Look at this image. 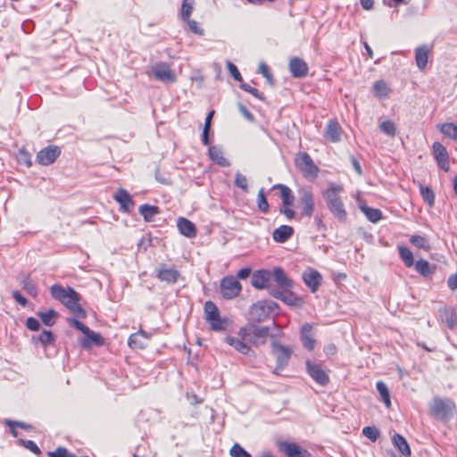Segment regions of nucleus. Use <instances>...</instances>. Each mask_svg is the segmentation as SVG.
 <instances>
[{"label": "nucleus", "instance_id": "4be33fe9", "mask_svg": "<svg viewBox=\"0 0 457 457\" xmlns=\"http://www.w3.org/2000/svg\"><path fill=\"white\" fill-rule=\"evenodd\" d=\"M177 227L179 232L188 238H193L196 236V228L195 224L186 218H179L177 220Z\"/></svg>", "mask_w": 457, "mask_h": 457}, {"label": "nucleus", "instance_id": "20e7f679", "mask_svg": "<svg viewBox=\"0 0 457 457\" xmlns=\"http://www.w3.org/2000/svg\"><path fill=\"white\" fill-rule=\"evenodd\" d=\"M454 403L448 398L434 397L429 403L432 416L440 420H449L455 412Z\"/></svg>", "mask_w": 457, "mask_h": 457}, {"label": "nucleus", "instance_id": "f704fd0d", "mask_svg": "<svg viewBox=\"0 0 457 457\" xmlns=\"http://www.w3.org/2000/svg\"><path fill=\"white\" fill-rule=\"evenodd\" d=\"M393 443L403 455L406 457L411 455V448L403 436L399 434H395L393 436Z\"/></svg>", "mask_w": 457, "mask_h": 457}, {"label": "nucleus", "instance_id": "37998d69", "mask_svg": "<svg viewBox=\"0 0 457 457\" xmlns=\"http://www.w3.org/2000/svg\"><path fill=\"white\" fill-rule=\"evenodd\" d=\"M420 191L423 200L429 205L432 206L435 202V194L434 192L426 186L420 185Z\"/></svg>", "mask_w": 457, "mask_h": 457}, {"label": "nucleus", "instance_id": "4468645a", "mask_svg": "<svg viewBox=\"0 0 457 457\" xmlns=\"http://www.w3.org/2000/svg\"><path fill=\"white\" fill-rule=\"evenodd\" d=\"M153 74L157 80L163 82H174L176 76L170 67L165 62H158L152 69Z\"/></svg>", "mask_w": 457, "mask_h": 457}, {"label": "nucleus", "instance_id": "473e14b6", "mask_svg": "<svg viewBox=\"0 0 457 457\" xmlns=\"http://www.w3.org/2000/svg\"><path fill=\"white\" fill-rule=\"evenodd\" d=\"M282 302L295 308H301L304 303L303 298L297 296L289 289H285V294L283 295Z\"/></svg>", "mask_w": 457, "mask_h": 457}, {"label": "nucleus", "instance_id": "052dcab7", "mask_svg": "<svg viewBox=\"0 0 457 457\" xmlns=\"http://www.w3.org/2000/svg\"><path fill=\"white\" fill-rule=\"evenodd\" d=\"M21 443L24 447H26L27 449H29V451L36 454H39L41 453L38 446L35 444V442L31 440H21Z\"/></svg>", "mask_w": 457, "mask_h": 457}, {"label": "nucleus", "instance_id": "6e6552de", "mask_svg": "<svg viewBox=\"0 0 457 457\" xmlns=\"http://www.w3.org/2000/svg\"><path fill=\"white\" fill-rule=\"evenodd\" d=\"M242 287L240 283L234 277H226L221 280L220 292L226 299H233L237 297Z\"/></svg>", "mask_w": 457, "mask_h": 457}, {"label": "nucleus", "instance_id": "49530a36", "mask_svg": "<svg viewBox=\"0 0 457 457\" xmlns=\"http://www.w3.org/2000/svg\"><path fill=\"white\" fill-rule=\"evenodd\" d=\"M442 318L449 328H453L457 324V316L453 312L445 311Z\"/></svg>", "mask_w": 457, "mask_h": 457}, {"label": "nucleus", "instance_id": "412c9836", "mask_svg": "<svg viewBox=\"0 0 457 457\" xmlns=\"http://www.w3.org/2000/svg\"><path fill=\"white\" fill-rule=\"evenodd\" d=\"M84 337L79 340L80 345L85 349H89L93 345L100 346L104 345V338L96 332L88 328V332H84Z\"/></svg>", "mask_w": 457, "mask_h": 457}, {"label": "nucleus", "instance_id": "bb28decb", "mask_svg": "<svg viewBox=\"0 0 457 457\" xmlns=\"http://www.w3.org/2000/svg\"><path fill=\"white\" fill-rule=\"evenodd\" d=\"M358 205L361 211L364 213V215L370 221L376 223L379 220H381L382 213L380 210L369 207L361 200H358Z\"/></svg>", "mask_w": 457, "mask_h": 457}, {"label": "nucleus", "instance_id": "c756f323", "mask_svg": "<svg viewBox=\"0 0 457 457\" xmlns=\"http://www.w3.org/2000/svg\"><path fill=\"white\" fill-rule=\"evenodd\" d=\"M436 129L446 137L457 141V125L453 122H445L436 125Z\"/></svg>", "mask_w": 457, "mask_h": 457}, {"label": "nucleus", "instance_id": "cd10ccee", "mask_svg": "<svg viewBox=\"0 0 457 457\" xmlns=\"http://www.w3.org/2000/svg\"><path fill=\"white\" fill-rule=\"evenodd\" d=\"M294 233L292 227L287 225H281L273 231V239L278 243L286 242Z\"/></svg>", "mask_w": 457, "mask_h": 457}, {"label": "nucleus", "instance_id": "de8ad7c7", "mask_svg": "<svg viewBox=\"0 0 457 457\" xmlns=\"http://www.w3.org/2000/svg\"><path fill=\"white\" fill-rule=\"evenodd\" d=\"M381 131L387 136L394 137L396 133V128L393 121L385 120L379 126Z\"/></svg>", "mask_w": 457, "mask_h": 457}, {"label": "nucleus", "instance_id": "b1692460", "mask_svg": "<svg viewBox=\"0 0 457 457\" xmlns=\"http://www.w3.org/2000/svg\"><path fill=\"white\" fill-rule=\"evenodd\" d=\"M270 276V272L266 270H257L252 277V285L258 289L266 288Z\"/></svg>", "mask_w": 457, "mask_h": 457}, {"label": "nucleus", "instance_id": "4c0bfd02", "mask_svg": "<svg viewBox=\"0 0 457 457\" xmlns=\"http://www.w3.org/2000/svg\"><path fill=\"white\" fill-rule=\"evenodd\" d=\"M415 270L423 277H428L434 272V268L426 260H419L415 263Z\"/></svg>", "mask_w": 457, "mask_h": 457}, {"label": "nucleus", "instance_id": "6ab92c4d", "mask_svg": "<svg viewBox=\"0 0 457 457\" xmlns=\"http://www.w3.org/2000/svg\"><path fill=\"white\" fill-rule=\"evenodd\" d=\"M289 71L295 78H303L308 74L307 63L299 57H294L289 62Z\"/></svg>", "mask_w": 457, "mask_h": 457}, {"label": "nucleus", "instance_id": "13d9d810", "mask_svg": "<svg viewBox=\"0 0 457 457\" xmlns=\"http://www.w3.org/2000/svg\"><path fill=\"white\" fill-rule=\"evenodd\" d=\"M259 72L267 79L269 83H272V74L264 62L259 64Z\"/></svg>", "mask_w": 457, "mask_h": 457}, {"label": "nucleus", "instance_id": "603ef678", "mask_svg": "<svg viewBox=\"0 0 457 457\" xmlns=\"http://www.w3.org/2000/svg\"><path fill=\"white\" fill-rule=\"evenodd\" d=\"M235 185L245 192L248 189L247 179L240 172H237L236 174Z\"/></svg>", "mask_w": 457, "mask_h": 457}, {"label": "nucleus", "instance_id": "774afa93", "mask_svg": "<svg viewBox=\"0 0 457 457\" xmlns=\"http://www.w3.org/2000/svg\"><path fill=\"white\" fill-rule=\"evenodd\" d=\"M238 109L245 119H247L248 120H253V114L247 110L245 106L240 104H238Z\"/></svg>", "mask_w": 457, "mask_h": 457}, {"label": "nucleus", "instance_id": "a18cd8bd", "mask_svg": "<svg viewBox=\"0 0 457 457\" xmlns=\"http://www.w3.org/2000/svg\"><path fill=\"white\" fill-rule=\"evenodd\" d=\"M257 204H258V208L263 213H267L269 212L270 205H269L268 201L266 199L263 188H261L259 190L258 196H257Z\"/></svg>", "mask_w": 457, "mask_h": 457}, {"label": "nucleus", "instance_id": "e2e57ef3", "mask_svg": "<svg viewBox=\"0 0 457 457\" xmlns=\"http://www.w3.org/2000/svg\"><path fill=\"white\" fill-rule=\"evenodd\" d=\"M68 321L71 325H72L75 328L81 331L82 333L88 332V328L79 320L76 319H69Z\"/></svg>", "mask_w": 457, "mask_h": 457}, {"label": "nucleus", "instance_id": "e433bc0d", "mask_svg": "<svg viewBox=\"0 0 457 457\" xmlns=\"http://www.w3.org/2000/svg\"><path fill=\"white\" fill-rule=\"evenodd\" d=\"M398 253L406 267L410 268L414 265L413 254L408 247L399 245Z\"/></svg>", "mask_w": 457, "mask_h": 457}, {"label": "nucleus", "instance_id": "1a4fd4ad", "mask_svg": "<svg viewBox=\"0 0 457 457\" xmlns=\"http://www.w3.org/2000/svg\"><path fill=\"white\" fill-rule=\"evenodd\" d=\"M272 353L275 355L277 360L275 373H278V370H282L288 363L292 354V350L279 343L273 342Z\"/></svg>", "mask_w": 457, "mask_h": 457}, {"label": "nucleus", "instance_id": "bf43d9fd", "mask_svg": "<svg viewBox=\"0 0 457 457\" xmlns=\"http://www.w3.org/2000/svg\"><path fill=\"white\" fill-rule=\"evenodd\" d=\"M227 67L235 80L242 81V76L235 64L228 62Z\"/></svg>", "mask_w": 457, "mask_h": 457}, {"label": "nucleus", "instance_id": "ea45409f", "mask_svg": "<svg viewBox=\"0 0 457 457\" xmlns=\"http://www.w3.org/2000/svg\"><path fill=\"white\" fill-rule=\"evenodd\" d=\"M376 96L378 98H386L388 96L390 88L384 80H378L373 85Z\"/></svg>", "mask_w": 457, "mask_h": 457}, {"label": "nucleus", "instance_id": "09e8293b", "mask_svg": "<svg viewBox=\"0 0 457 457\" xmlns=\"http://www.w3.org/2000/svg\"><path fill=\"white\" fill-rule=\"evenodd\" d=\"M362 434L372 442H376L380 436L379 430L375 427L363 428Z\"/></svg>", "mask_w": 457, "mask_h": 457}, {"label": "nucleus", "instance_id": "0e129e2a", "mask_svg": "<svg viewBox=\"0 0 457 457\" xmlns=\"http://www.w3.org/2000/svg\"><path fill=\"white\" fill-rule=\"evenodd\" d=\"M240 87L246 91V92H249L250 94H252L253 96H255L256 98H259V99H262V95L259 93L258 89L254 88V87H252L251 86L247 85V84H241L240 85Z\"/></svg>", "mask_w": 457, "mask_h": 457}, {"label": "nucleus", "instance_id": "0eeeda50", "mask_svg": "<svg viewBox=\"0 0 457 457\" xmlns=\"http://www.w3.org/2000/svg\"><path fill=\"white\" fill-rule=\"evenodd\" d=\"M296 166L308 179H315L318 176V168L307 153H300L295 158Z\"/></svg>", "mask_w": 457, "mask_h": 457}, {"label": "nucleus", "instance_id": "393cba45", "mask_svg": "<svg viewBox=\"0 0 457 457\" xmlns=\"http://www.w3.org/2000/svg\"><path fill=\"white\" fill-rule=\"evenodd\" d=\"M312 325L305 323L301 328V340L305 348L312 351L315 346V340L312 337Z\"/></svg>", "mask_w": 457, "mask_h": 457}, {"label": "nucleus", "instance_id": "8fccbe9b", "mask_svg": "<svg viewBox=\"0 0 457 457\" xmlns=\"http://www.w3.org/2000/svg\"><path fill=\"white\" fill-rule=\"evenodd\" d=\"M229 453L231 457H252L249 453H247L240 445L235 444L230 451Z\"/></svg>", "mask_w": 457, "mask_h": 457}, {"label": "nucleus", "instance_id": "f8f14e48", "mask_svg": "<svg viewBox=\"0 0 457 457\" xmlns=\"http://www.w3.org/2000/svg\"><path fill=\"white\" fill-rule=\"evenodd\" d=\"M306 368L309 375L314 379L318 384L321 386H326L329 378L325 370L321 367L320 364L312 362L311 361H306Z\"/></svg>", "mask_w": 457, "mask_h": 457}, {"label": "nucleus", "instance_id": "2eb2a0df", "mask_svg": "<svg viewBox=\"0 0 457 457\" xmlns=\"http://www.w3.org/2000/svg\"><path fill=\"white\" fill-rule=\"evenodd\" d=\"M225 342L242 354L247 355L252 351L248 341L245 339V337L238 336V333L237 336H228L225 337Z\"/></svg>", "mask_w": 457, "mask_h": 457}, {"label": "nucleus", "instance_id": "338daca9", "mask_svg": "<svg viewBox=\"0 0 457 457\" xmlns=\"http://www.w3.org/2000/svg\"><path fill=\"white\" fill-rule=\"evenodd\" d=\"M447 285L452 290L457 289V272L448 278Z\"/></svg>", "mask_w": 457, "mask_h": 457}, {"label": "nucleus", "instance_id": "69168bd1", "mask_svg": "<svg viewBox=\"0 0 457 457\" xmlns=\"http://www.w3.org/2000/svg\"><path fill=\"white\" fill-rule=\"evenodd\" d=\"M280 212L283 213L287 219L292 220L295 218V212L289 206L280 208Z\"/></svg>", "mask_w": 457, "mask_h": 457}, {"label": "nucleus", "instance_id": "5701e85b", "mask_svg": "<svg viewBox=\"0 0 457 457\" xmlns=\"http://www.w3.org/2000/svg\"><path fill=\"white\" fill-rule=\"evenodd\" d=\"M149 337L143 330L132 334L129 338V345L134 349H144L147 345Z\"/></svg>", "mask_w": 457, "mask_h": 457}, {"label": "nucleus", "instance_id": "c85d7f7f", "mask_svg": "<svg viewBox=\"0 0 457 457\" xmlns=\"http://www.w3.org/2000/svg\"><path fill=\"white\" fill-rule=\"evenodd\" d=\"M273 277L278 285L283 289H290L293 286V281L289 279L281 268H274Z\"/></svg>", "mask_w": 457, "mask_h": 457}, {"label": "nucleus", "instance_id": "7c9ffc66", "mask_svg": "<svg viewBox=\"0 0 457 457\" xmlns=\"http://www.w3.org/2000/svg\"><path fill=\"white\" fill-rule=\"evenodd\" d=\"M272 188L280 190V196L282 199L283 206H291L293 204L295 197L291 189L287 186L276 184Z\"/></svg>", "mask_w": 457, "mask_h": 457}, {"label": "nucleus", "instance_id": "72a5a7b5", "mask_svg": "<svg viewBox=\"0 0 457 457\" xmlns=\"http://www.w3.org/2000/svg\"><path fill=\"white\" fill-rule=\"evenodd\" d=\"M428 48L425 46H419L415 51L416 64L420 70H424L428 63Z\"/></svg>", "mask_w": 457, "mask_h": 457}, {"label": "nucleus", "instance_id": "a19ab883", "mask_svg": "<svg viewBox=\"0 0 457 457\" xmlns=\"http://www.w3.org/2000/svg\"><path fill=\"white\" fill-rule=\"evenodd\" d=\"M410 243L419 249H423L425 251H428L430 249L428 238L420 235L411 236L410 237Z\"/></svg>", "mask_w": 457, "mask_h": 457}, {"label": "nucleus", "instance_id": "79ce46f5", "mask_svg": "<svg viewBox=\"0 0 457 457\" xmlns=\"http://www.w3.org/2000/svg\"><path fill=\"white\" fill-rule=\"evenodd\" d=\"M376 388H377L378 392L379 393L381 399L384 402L385 405L387 408H389L391 406V400H390L389 390H388L386 385L382 381H378L376 384Z\"/></svg>", "mask_w": 457, "mask_h": 457}, {"label": "nucleus", "instance_id": "864d4df0", "mask_svg": "<svg viewBox=\"0 0 457 457\" xmlns=\"http://www.w3.org/2000/svg\"><path fill=\"white\" fill-rule=\"evenodd\" d=\"M49 457H75L74 454L68 452L66 448L58 447L54 452L48 453Z\"/></svg>", "mask_w": 457, "mask_h": 457}, {"label": "nucleus", "instance_id": "f3484780", "mask_svg": "<svg viewBox=\"0 0 457 457\" xmlns=\"http://www.w3.org/2000/svg\"><path fill=\"white\" fill-rule=\"evenodd\" d=\"M303 279L305 285L311 289V291L314 293L320 287L322 277L319 271L309 269L303 272Z\"/></svg>", "mask_w": 457, "mask_h": 457}, {"label": "nucleus", "instance_id": "aec40b11", "mask_svg": "<svg viewBox=\"0 0 457 457\" xmlns=\"http://www.w3.org/2000/svg\"><path fill=\"white\" fill-rule=\"evenodd\" d=\"M114 199L120 205V210L125 212H130L134 208V202L127 192V190L123 188H120L115 195H113Z\"/></svg>", "mask_w": 457, "mask_h": 457}, {"label": "nucleus", "instance_id": "c03bdc74", "mask_svg": "<svg viewBox=\"0 0 457 457\" xmlns=\"http://www.w3.org/2000/svg\"><path fill=\"white\" fill-rule=\"evenodd\" d=\"M193 0H184L181 6L180 15L182 20L186 21L190 19L193 11Z\"/></svg>", "mask_w": 457, "mask_h": 457}, {"label": "nucleus", "instance_id": "c9c22d12", "mask_svg": "<svg viewBox=\"0 0 457 457\" xmlns=\"http://www.w3.org/2000/svg\"><path fill=\"white\" fill-rule=\"evenodd\" d=\"M139 213L145 221L150 222L153 220L154 216L159 213V208L154 205L143 204L139 207Z\"/></svg>", "mask_w": 457, "mask_h": 457}, {"label": "nucleus", "instance_id": "2f4dec72", "mask_svg": "<svg viewBox=\"0 0 457 457\" xmlns=\"http://www.w3.org/2000/svg\"><path fill=\"white\" fill-rule=\"evenodd\" d=\"M179 273L175 269L161 268L157 272V278L162 281L175 283L179 278Z\"/></svg>", "mask_w": 457, "mask_h": 457}, {"label": "nucleus", "instance_id": "6e6d98bb", "mask_svg": "<svg viewBox=\"0 0 457 457\" xmlns=\"http://www.w3.org/2000/svg\"><path fill=\"white\" fill-rule=\"evenodd\" d=\"M186 21L187 22V25L193 33L199 35V36L204 35V29L200 28L197 21H195V20H190V19L186 20Z\"/></svg>", "mask_w": 457, "mask_h": 457}, {"label": "nucleus", "instance_id": "680f3d73", "mask_svg": "<svg viewBox=\"0 0 457 457\" xmlns=\"http://www.w3.org/2000/svg\"><path fill=\"white\" fill-rule=\"evenodd\" d=\"M26 326L32 331H37L40 328V323L37 319L29 317L27 319Z\"/></svg>", "mask_w": 457, "mask_h": 457}, {"label": "nucleus", "instance_id": "a211bd4d", "mask_svg": "<svg viewBox=\"0 0 457 457\" xmlns=\"http://www.w3.org/2000/svg\"><path fill=\"white\" fill-rule=\"evenodd\" d=\"M342 133L343 130L339 123L337 120H331L326 127L324 137L330 142L337 143L341 140Z\"/></svg>", "mask_w": 457, "mask_h": 457}, {"label": "nucleus", "instance_id": "5fc2aeb1", "mask_svg": "<svg viewBox=\"0 0 457 457\" xmlns=\"http://www.w3.org/2000/svg\"><path fill=\"white\" fill-rule=\"evenodd\" d=\"M23 288L32 296H36L37 294L35 284L29 278L23 280Z\"/></svg>", "mask_w": 457, "mask_h": 457}, {"label": "nucleus", "instance_id": "ddd939ff", "mask_svg": "<svg viewBox=\"0 0 457 457\" xmlns=\"http://www.w3.org/2000/svg\"><path fill=\"white\" fill-rule=\"evenodd\" d=\"M432 150L434 157L439 168L445 171H448L450 169V165L449 154L446 148L440 142H434L432 145Z\"/></svg>", "mask_w": 457, "mask_h": 457}, {"label": "nucleus", "instance_id": "f03ea898", "mask_svg": "<svg viewBox=\"0 0 457 457\" xmlns=\"http://www.w3.org/2000/svg\"><path fill=\"white\" fill-rule=\"evenodd\" d=\"M343 187L340 185L332 183L329 187L322 192L328 209L332 215L341 222H345L347 219V213L345 209L344 203L340 197Z\"/></svg>", "mask_w": 457, "mask_h": 457}, {"label": "nucleus", "instance_id": "39448f33", "mask_svg": "<svg viewBox=\"0 0 457 457\" xmlns=\"http://www.w3.org/2000/svg\"><path fill=\"white\" fill-rule=\"evenodd\" d=\"M204 319L209 323L210 328L213 331H223L228 325V320L221 318L220 311L216 304L212 301H207L204 303Z\"/></svg>", "mask_w": 457, "mask_h": 457}, {"label": "nucleus", "instance_id": "9d476101", "mask_svg": "<svg viewBox=\"0 0 457 457\" xmlns=\"http://www.w3.org/2000/svg\"><path fill=\"white\" fill-rule=\"evenodd\" d=\"M61 154V150L56 145H49L40 150L37 154V162L44 166L54 162Z\"/></svg>", "mask_w": 457, "mask_h": 457}, {"label": "nucleus", "instance_id": "7ed1b4c3", "mask_svg": "<svg viewBox=\"0 0 457 457\" xmlns=\"http://www.w3.org/2000/svg\"><path fill=\"white\" fill-rule=\"evenodd\" d=\"M270 334L268 327H260L253 323H248L238 330V336L245 337L252 346L258 347L264 345Z\"/></svg>", "mask_w": 457, "mask_h": 457}, {"label": "nucleus", "instance_id": "dca6fc26", "mask_svg": "<svg viewBox=\"0 0 457 457\" xmlns=\"http://www.w3.org/2000/svg\"><path fill=\"white\" fill-rule=\"evenodd\" d=\"M278 447L288 457H311V453L295 443L280 442Z\"/></svg>", "mask_w": 457, "mask_h": 457}, {"label": "nucleus", "instance_id": "3c124183", "mask_svg": "<svg viewBox=\"0 0 457 457\" xmlns=\"http://www.w3.org/2000/svg\"><path fill=\"white\" fill-rule=\"evenodd\" d=\"M39 342L44 345L47 346L54 342V337L48 330H44L37 337Z\"/></svg>", "mask_w": 457, "mask_h": 457}, {"label": "nucleus", "instance_id": "a878e982", "mask_svg": "<svg viewBox=\"0 0 457 457\" xmlns=\"http://www.w3.org/2000/svg\"><path fill=\"white\" fill-rule=\"evenodd\" d=\"M209 157L221 167H228L230 165L229 162L223 156L221 148L218 145H212L209 148Z\"/></svg>", "mask_w": 457, "mask_h": 457}, {"label": "nucleus", "instance_id": "58836bf2", "mask_svg": "<svg viewBox=\"0 0 457 457\" xmlns=\"http://www.w3.org/2000/svg\"><path fill=\"white\" fill-rule=\"evenodd\" d=\"M37 315L41 319L42 322L49 327L55 323L58 317V313L52 309L47 310L46 312H37Z\"/></svg>", "mask_w": 457, "mask_h": 457}, {"label": "nucleus", "instance_id": "4d7b16f0", "mask_svg": "<svg viewBox=\"0 0 457 457\" xmlns=\"http://www.w3.org/2000/svg\"><path fill=\"white\" fill-rule=\"evenodd\" d=\"M18 161L21 163H24L27 167L32 165L30 155L24 150H21L18 154Z\"/></svg>", "mask_w": 457, "mask_h": 457}, {"label": "nucleus", "instance_id": "f257e3e1", "mask_svg": "<svg viewBox=\"0 0 457 457\" xmlns=\"http://www.w3.org/2000/svg\"><path fill=\"white\" fill-rule=\"evenodd\" d=\"M52 296L64 304L73 314L79 318L86 317V312L79 303V296L71 287L64 288L60 285L51 287Z\"/></svg>", "mask_w": 457, "mask_h": 457}, {"label": "nucleus", "instance_id": "423d86ee", "mask_svg": "<svg viewBox=\"0 0 457 457\" xmlns=\"http://www.w3.org/2000/svg\"><path fill=\"white\" fill-rule=\"evenodd\" d=\"M278 305L269 300H261L253 303L250 308V316L253 320L262 322L277 313Z\"/></svg>", "mask_w": 457, "mask_h": 457}, {"label": "nucleus", "instance_id": "9b49d317", "mask_svg": "<svg viewBox=\"0 0 457 457\" xmlns=\"http://www.w3.org/2000/svg\"><path fill=\"white\" fill-rule=\"evenodd\" d=\"M300 195V204L303 208V214L311 217L313 214L315 204L312 191L306 187H302L298 191Z\"/></svg>", "mask_w": 457, "mask_h": 457}]
</instances>
